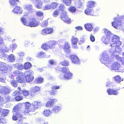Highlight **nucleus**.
Segmentation results:
<instances>
[{
    "label": "nucleus",
    "instance_id": "1",
    "mask_svg": "<svg viewBox=\"0 0 124 124\" xmlns=\"http://www.w3.org/2000/svg\"><path fill=\"white\" fill-rule=\"evenodd\" d=\"M21 19L24 25L31 27H37L40 24V22L35 18H32L30 19V21L29 22H27L26 18L23 17H22Z\"/></svg>",
    "mask_w": 124,
    "mask_h": 124
},
{
    "label": "nucleus",
    "instance_id": "2",
    "mask_svg": "<svg viewBox=\"0 0 124 124\" xmlns=\"http://www.w3.org/2000/svg\"><path fill=\"white\" fill-rule=\"evenodd\" d=\"M59 9L61 11H63L61 14V18L64 22L68 23H70L71 22V19L68 18L67 13L64 11L65 8V6L64 5L60 4L59 6Z\"/></svg>",
    "mask_w": 124,
    "mask_h": 124
},
{
    "label": "nucleus",
    "instance_id": "3",
    "mask_svg": "<svg viewBox=\"0 0 124 124\" xmlns=\"http://www.w3.org/2000/svg\"><path fill=\"white\" fill-rule=\"evenodd\" d=\"M101 58L100 60L101 63L109 67L112 62V61L111 59L109 58L107 54L104 52L103 53Z\"/></svg>",
    "mask_w": 124,
    "mask_h": 124
},
{
    "label": "nucleus",
    "instance_id": "4",
    "mask_svg": "<svg viewBox=\"0 0 124 124\" xmlns=\"http://www.w3.org/2000/svg\"><path fill=\"white\" fill-rule=\"evenodd\" d=\"M103 30L106 35V37H103L102 39V40L103 42L105 44H107L110 43L111 44V37L112 35V33L108 30L104 28Z\"/></svg>",
    "mask_w": 124,
    "mask_h": 124
},
{
    "label": "nucleus",
    "instance_id": "5",
    "mask_svg": "<svg viewBox=\"0 0 124 124\" xmlns=\"http://www.w3.org/2000/svg\"><path fill=\"white\" fill-rule=\"evenodd\" d=\"M120 46L116 45V44H111L110 45L111 47L110 51L111 55H116V54H118L122 51V49L119 46Z\"/></svg>",
    "mask_w": 124,
    "mask_h": 124
},
{
    "label": "nucleus",
    "instance_id": "6",
    "mask_svg": "<svg viewBox=\"0 0 124 124\" xmlns=\"http://www.w3.org/2000/svg\"><path fill=\"white\" fill-rule=\"evenodd\" d=\"M57 44V41L54 40H51L49 41L47 44H43L42 45L41 47L45 50L52 49L55 48V46Z\"/></svg>",
    "mask_w": 124,
    "mask_h": 124
},
{
    "label": "nucleus",
    "instance_id": "7",
    "mask_svg": "<svg viewBox=\"0 0 124 124\" xmlns=\"http://www.w3.org/2000/svg\"><path fill=\"white\" fill-rule=\"evenodd\" d=\"M111 70H115L117 72H123L124 71L123 69L120 64L117 62H115L109 67Z\"/></svg>",
    "mask_w": 124,
    "mask_h": 124
},
{
    "label": "nucleus",
    "instance_id": "8",
    "mask_svg": "<svg viewBox=\"0 0 124 124\" xmlns=\"http://www.w3.org/2000/svg\"><path fill=\"white\" fill-rule=\"evenodd\" d=\"M33 72L32 70H30L23 73V77L25 78V82H30L34 78Z\"/></svg>",
    "mask_w": 124,
    "mask_h": 124
},
{
    "label": "nucleus",
    "instance_id": "9",
    "mask_svg": "<svg viewBox=\"0 0 124 124\" xmlns=\"http://www.w3.org/2000/svg\"><path fill=\"white\" fill-rule=\"evenodd\" d=\"M120 18H115L114 20L115 21L112 22V24L115 28L121 29L122 27L123 22L121 20Z\"/></svg>",
    "mask_w": 124,
    "mask_h": 124
},
{
    "label": "nucleus",
    "instance_id": "10",
    "mask_svg": "<svg viewBox=\"0 0 124 124\" xmlns=\"http://www.w3.org/2000/svg\"><path fill=\"white\" fill-rule=\"evenodd\" d=\"M111 44H116V45H117L119 46H120L121 44V42L119 40V38L118 36L112 34V36L111 37Z\"/></svg>",
    "mask_w": 124,
    "mask_h": 124
},
{
    "label": "nucleus",
    "instance_id": "11",
    "mask_svg": "<svg viewBox=\"0 0 124 124\" xmlns=\"http://www.w3.org/2000/svg\"><path fill=\"white\" fill-rule=\"evenodd\" d=\"M42 105L41 102L39 101H34L31 104V110L32 112L34 111L38 108L40 107Z\"/></svg>",
    "mask_w": 124,
    "mask_h": 124
},
{
    "label": "nucleus",
    "instance_id": "12",
    "mask_svg": "<svg viewBox=\"0 0 124 124\" xmlns=\"http://www.w3.org/2000/svg\"><path fill=\"white\" fill-rule=\"evenodd\" d=\"M23 8L24 10L27 11L23 12L24 16L28 15L30 12H32L33 10V6L31 4H25Z\"/></svg>",
    "mask_w": 124,
    "mask_h": 124
},
{
    "label": "nucleus",
    "instance_id": "13",
    "mask_svg": "<svg viewBox=\"0 0 124 124\" xmlns=\"http://www.w3.org/2000/svg\"><path fill=\"white\" fill-rule=\"evenodd\" d=\"M41 87L36 86L31 88L30 95L34 96L35 95L36 93L40 91Z\"/></svg>",
    "mask_w": 124,
    "mask_h": 124
},
{
    "label": "nucleus",
    "instance_id": "14",
    "mask_svg": "<svg viewBox=\"0 0 124 124\" xmlns=\"http://www.w3.org/2000/svg\"><path fill=\"white\" fill-rule=\"evenodd\" d=\"M10 92V88L7 86H2L0 87V93L4 94H8Z\"/></svg>",
    "mask_w": 124,
    "mask_h": 124
},
{
    "label": "nucleus",
    "instance_id": "15",
    "mask_svg": "<svg viewBox=\"0 0 124 124\" xmlns=\"http://www.w3.org/2000/svg\"><path fill=\"white\" fill-rule=\"evenodd\" d=\"M8 70L6 64L4 63L0 62V72L4 73L7 72Z\"/></svg>",
    "mask_w": 124,
    "mask_h": 124
},
{
    "label": "nucleus",
    "instance_id": "16",
    "mask_svg": "<svg viewBox=\"0 0 124 124\" xmlns=\"http://www.w3.org/2000/svg\"><path fill=\"white\" fill-rule=\"evenodd\" d=\"M71 41L73 47L76 49H77L78 48V47L77 45V44L78 41V39L77 38L73 36L71 39Z\"/></svg>",
    "mask_w": 124,
    "mask_h": 124
},
{
    "label": "nucleus",
    "instance_id": "17",
    "mask_svg": "<svg viewBox=\"0 0 124 124\" xmlns=\"http://www.w3.org/2000/svg\"><path fill=\"white\" fill-rule=\"evenodd\" d=\"M70 58L72 62L75 64L79 63L80 61L79 58L76 55H72L70 56Z\"/></svg>",
    "mask_w": 124,
    "mask_h": 124
},
{
    "label": "nucleus",
    "instance_id": "18",
    "mask_svg": "<svg viewBox=\"0 0 124 124\" xmlns=\"http://www.w3.org/2000/svg\"><path fill=\"white\" fill-rule=\"evenodd\" d=\"M36 56L39 58H42L45 57L49 58L50 57V55L46 54L45 53L41 52L38 53L36 55Z\"/></svg>",
    "mask_w": 124,
    "mask_h": 124
},
{
    "label": "nucleus",
    "instance_id": "19",
    "mask_svg": "<svg viewBox=\"0 0 124 124\" xmlns=\"http://www.w3.org/2000/svg\"><path fill=\"white\" fill-rule=\"evenodd\" d=\"M70 45L69 43L68 42H66L65 43V45L63 48L64 51L66 53L69 54L70 51Z\"/></svg>",
    "mask_w": 124,
    "mask_h": 124
},
{
    "label": "nucleus",
    "instance_id": "20",
    "mask_svg": "<svg viewBox=\"0 0 124 124\" xmlns=\"http://www.w3.org/2000/svg\"><path fill=\"white\" fill-rule=\"evenodd\" d=\"M60 88V86H59L55 85L52 86L50 94L51 95H54L56 92L55 90L58 89Z\"/></svg>",
    "mask_w": 124,
    "mask_h": 124
},
{
    "label": "nucleus",
    "instance_id": "21",
    "mask_svg": "<svg viewBox=\"0 0 124 124\" xmlns=\"http://www.w3.org/2000/svg\"><path fill=\"white\" fill-rule=\"evenodd\" d=\"M13 113L12 117V119L14 120H16L18 118L22 117V116L19 112H15Z\"/></svg>",
    "mask_w": 124,
    "mask_h": 124
},
{
    "label": "nucleus",
    "instance_id": "22",
    "mask_svg": "<svg viewBox=\"0 0 124 124\" xmlns=\"http://www.w3.org/2000/svg\"><path fill=\"white\" fill-rule=\"evenodd\" d=\"M57 101V100L55 99H50L47 102L46 104V106L47 107L52 106L54 103L56 102Z\"/></svg>",
    "mask_w": 124,
    "mask_h": 124
},
{
    "label": "nucleus",
    "instance_id": "23",
    "mask_svg": "<svg viewBox=\"0 0 124 124\" xmlns=\"http://www.w3.org/2000/svg\"><path fill=\"white\" fill-rule=\"evenodd\" d=\"M23 12L21 8L19 7H15L12 10V12L14 13H18L21 14Z\"/></svg>",
    "mask_w": 124,
    "mask_h": 124
},
{
    "label": "nucleus",
    "instance_id": "24",
    "mask_svg": "<svg viewBox=\"0 0 124 124\" xmlns=\"http://www.w3.org/2000/svg\"><path fill=\"white\" fill-rule=\"evenodd\" d=\"M84 26L85 29L88 31H92L93 28L92 23H86L85 25Z\"/></svg>",
    "mask_w": 124,
    "mask_h": 124
},
{
    "label": "nucleus",
    "instance_id": "25",
    "mask_svg": "<svg viewBox=\"0 0 124 124\" xmlns=\"http://www.w3.org/2000/svg\"><path fill=\"white\" fill-rule=\"evenodd\" d=\"M16 81L18 82L22 83H25V78L23 77V76H19L16 77Z\"/></svg>",
    "mask_w": 124,
    "mask_h": 124
},
{
    "label": "nucleus",
    "instance_id": "26",
    "mask_svg": "<svg viewBox=\"0 0 124 124\" xmlns=\"http://www.w3.org/2000/svg\"><path fill=\"white\" fill-rule=\"evenodd\" d=\"M7 60L9 62H13L15 60V57L13 54H11L7 56Z\"/></svg>",
    "mask_w": 124,
    "mask_h": 124
},
{
    "label": "nucleus",
    "instance_id": "27",
    "mask_svg": "<svg viewBox=\"0 0 124 124\" xmlns=\"http://www.w3.org/2000/svg\"><path fill=\"white\" fill-rule=\"evenodd\" d=\"M23 73L19 71L18 70H16L14 71L12 73V76H23Z\"/></svg>",
    "mask_w": 124,
    "mask_h": 124
},
{
    "label": "nucleus",
    "instance_id": "28",
    "mask_svg": "<svg viewBox=\"0 0 124 124\" xmlns=\"http://www.w3.org/2000/svg\"><path fill=\"white\" fill-rule=\"evenodd\" d=\"M61 109V107L57 106H55L52 109V112L53 113L57 112L60 110Z\"/></svg>",
    "mask_w": 124,
    "mask_h": 124
},
{
    "label": "nucleus",
    "instance_id": "29",
    "mask_svg": "<svg viewBox=\"0 0 124 124\" xmlns=\"http://www.w3.org/2000/svg\"><path fill=\"white\" fill-rule=\"evenodd\" d=\"M95 3L93 1H88L87 3V6L88 8H92L94 7Z\"/></svg>",
    "mask_w": 124,
    "mask_h": 124
},
{
    "label": "nucleus",
    "instance_id": "30",
    "mask_svg": "<svg viewBox=\"0 0 124 124\" xmlns=\"http://www.w3.org/2000/svg\"><path fill=\"white\" fill-rule=\"evenodd\" d=\"M64 77L65 79H69L72 78V74L69 71V72L64 74Z\"/></svg>",
    "mask_w": 124,
    "mask_h": 124
},
{
    "label": "nucleus",
    "instance_id": "31",
    "mask_svg": "<svg viewBox=\"0 0 124 124\" xmlns=\"http://www.w3.org/2000/svg\"><path fill=\"white\" fill-rule=\"evenodd\" d=\"M22 105L21 103H19L16 105L15 107H14L13 109V112H16V111H18L22 107Z\"/></svg>",
    "mask_w": 124,
    "mask_h": 124
},
{
    "label": "nucleus",
    "instance_id": "32",
    "mask_svg": "<svg viewBox=\"0 0 124 124\" xmlns=\"http://www.w3.org/2000/svg\"><path fill=\"white\" fill-rule=\"evenodd\" d=\"M85 13L88 15H93V10L92 8H87L85 11Z\"/></svg>",
    "mask_w": 124,
    "mask_h": 124
},
{
    "label": "nucleus",
    "instance_id": "33",
    "mask_svg": "<svg viewBox=\"0 0 124 124\" xmlns=\"http://www.w3.org/2000/svg\"><path fill=\"white\" fill-rule=\"evenodd\" d=\"M52 112L48 109H46L42 112L43 114L45 116H49L50 115Z\"/></svg>",
    "mask_w": 124,
    "mask_h": 124
},
{
    "label": "nucleus",
    "instance_id": "34",
    "mask_svg": "<svg viewBox=\"0 0 124 124\" xmlns=\"http://www.w3.org/2000/svg\"><path fill=\"white\" fill-rule=\"evenodd\" d=\"M57 69L59 71H62L63 72L65 73L68 72H69V71L68 68L66 67H63L62 69H59L58 68H57Z\"/></svg>",
    "mask_w": 124,
    "mask_h": 124
},
{
    "label": "nucleus",
    "instance_id": "35",
    "mask_svg": "<svg viewBox=\"0 0 124 124\" xmlns=\"http://www.w3.org/2000/svg\"><path fill=\"white\" fill-rule=\"evenodd\" d=\"M71 1L72 0H62V2L66 5L69 6L71 5Z\"/></svg>",
    "mask_w": 124,
    "mask_h": 124
},
{
    "label": "nucleus",
    "instance_id": "36",
    "mask_svg": "<svg viewBox=\"0 0 124 124\" xmlns=\"http://www.w3.org/2000/svg\"><path fill=\"white\" fill-rule=\"evenodd\" d=\"M31 66V64L29 62H26L24 64V69L25 70H27L29 69Z\"/></svg>",
    "mask_w": 124,
    "mask_h": 124
},
{
    "label": "nucleus",
    "instance_id": "37",
    "mask_svg": "<svg viewBox=\"0 0 124 124\" xmlns=\"http://www.w3.org/2000/svg\"><path fill=\"white\" fill-rule=\"evenodd\" d=\"M15 1L18 2V0H9V3L13 7H15L17 6V3Z\"/></svg>",
    "mask_w": 124,
    "mask_h": 124
},
{
    "label": "nucleus",
    "instance_id": "38",
    "mask_svg": "<svg viewBox=\"0 0 124 124\" xmlns=\"http://www.w3.org/2000/svg\"><path fill=\"white\" fill-rule=\"evenodd\" d=\"M115 80L118 83H120L121 81H123V79L121 78L119 76H116L114 77Z\"/></svg>",
    "mask_w": 124,
    "mask_h": 124
},
{
    "label": "nucleus",
    "instance_id": "39",
    "mask_svg": "<svg viewBox=\"0 0 124 124\" xmlns=\"http://www.w3.org/2000/svg\"><path fill=\"white\" fill-rule=\"evenodd\" d=\"M10 83L11 85L15 87L17 86V84L15 80L13 78H12V80H11Z\"/></svg>",
    "mask_w": 124,
    "mask_h": 124
},
{
    "label": "nucleus",
    "instance_id": "40",
    "mask_svg": "<svg viewBox=\"0 0 124 124\" xmlns=\"http://www.w3.org/2000/svg\"><path fill=\"white\" fill-rule=\"evenodd\" d=\"M58 5L57 3L53 2H52L51 5V9H54L57 8Z\"/></svg>",
    "mask_w": 124,
    "mask_h": 124
},
{
    "label": "nucleus",
    "instance_id": "41",
    "mask_svg": "<svg viewBox=\"0 0 124 124\" xmlns=\"http://www.w3.org/2000/svg\"><path fill=\"white\" fill-rule=\"evenodd\" d=\"M51 9V5L48 4L45 5L43 8V10H48Z\"/></svg>",
    "mask_w": 124,
    "mask_h": 124
},
{
    "label": "nucleus",
    "instance_id": "42",
    "mask_svg": "<svg viewBox=\"0 0 124 124\" xmlns=\"http://www.w3.org/2000/svg\"><path fill=\"white\" fill-rule=\"evenodd\" d=\"M36 15L39 16H41L42 17L40 19L41 20H42L43 18V13L42 12L39 11H37L36 13Z\"/></svg>",
    "mask_w": 124,
    "mask_h": 124
},
{
    "label": "nucleus",
    "instance_id": "43",
    "mask_svg": "<svg viewBox=\"0 0 124 124\" xmlns=\"http://www.w3.org/2000/svg\"><path fill=\"white\" fill-rule=\"evenodd\" d=\"M43 80V78H38L36 79V82L37 83L39 84L42 83Z\"/></svg>",
    "mask_w": 124,
    "mask_h": 124
},
{
    "label": "nucleus",
    "instance_id": "44",
    "mask_svg": "<svg viewBox=\"0 0 124 124\" xmlns=\"http://www.w3.org/2000/svg\"><path fill=\"white\" fill-rule=\"evenodd\" d=\"M2 115L4 116H7L9 112V111L8 110L3 109L2 110Z\"/></svg>",
    "mask_w": 124,
    "mask_h": 124
},
{
    "label": "nucleus",
    "instance_id": "45",
    "mask_svg": "<svg viewBox=\"0 0 124 124\" xmlns=\"http://www.w3.org/2000/svg\"><path fill=\"white\" fill-rule=\"evenodd\" d=\"M8 51V49L6 47L4 46L0 50V52L1 53H4Z\"/></svg>",
    "mask_w": 124,
    "mask_h": 124
},
{
    "label": "nucleus",
    "instance_id": "46",
    "mask_svg": "<svg viewBox=\"0 0 124 124\" xmlns=\"http://www.w3.org/2000/svg\"><path fill=\"white\" fill-rule=\"evenodd\" d=\"M60 64L62 66H68L69 64V62L66 60H64L62 62H60Z\"/></svg>",
    "mask_w": 124,
    "mask_h": 124
},
{
    "label": "nucleus",
    "instance_id": "47",
    "mask_svg": "<svg viewBox=\"0 0 124 124\" xmlns=\"http://www.w3.org/2000/svg\"><path fill=\"white\" fill-rule=\"evenodd\" d=\"M22 92L24 96H26L29 95V92L27 90H23Z\"/></svg>",
    "mask_w": 124,
    "mask_h": 124
},
{
    "label": "nucleus",
    "instance_id": "48",
    "mask_svg": "<svg viewBox=\"0 0 124 124\" xmlns=\"http://www.w3.org/2000/svg\"><path fill=\"white\" fill-rule=\"evenodd\" d=\"M15 98L16 101H18L22 100L23 99V97L22 96L19 95L18 96L15 97Z\"/></svg>",
    "mask_w": 124,
    "mask_h": 124
},
{
    "label": "nucleus",
    "instance_id": "49",
    "mask_svg": "<svg viewBox=\"0 0 124 124\" xmlns=\"http://www.w3.org/2000/svg\"><path fill=\"white\" fill-rule=\"evenodd\" d=\"M59 10L58 9H56L54 11L53 14V15L54 16L56 17L59 15Z\"/></svg>",
    "mask_w": 124,
    "mask_h": 124
},
{
    "label": "nucleus",
    "instance_id": "50",
    "mask_svg": "<svg viewBox=\"0 0 124 124\" xmlns=\"http://www.w3.org/2000/svg\"><path fill=\"white\" fill-rule=\"evenodd\" d=\"M47 33H48L46 29H43L41 32V34L42 35H46L47 34Z\"/></svg>",
    "mask_w": 124,
    "mask_h": 124
},
{
    "label": "nucleus",
    "instance_id": "51",
    "mask_svg": "<svg viewBox=\"0 0 124 124\" xmlns=\"http://www.w3.org/2000/svg\"><path fill=\"white\" fill-rule=\"evenodd\" d=\"M69 11H70L72 12H75L76 10V9L74 7H70L68 9Z\"/></svg>",
    "mask_w": 124,
    "mask_h": 124
},
{
    "label": "nucleus",
    "instance_id": "52",
    "mask_svg": "<svg viewBox=\"0 0 124 124\" xmlns=\"http://www.w3.org/2000/svg\"><path fill=\"white\" fill-rule=\"evenodd\" d=\"M47 31L48 33H47V34H51L53 32V29L52 28H46Z\"/></svg>",
    "mask_w": 124,
    "mask_h": 124
},
{
    "label": "nucleus",
    "instance_id": "53",
    "mask_svg": "<svg viewBox=\"0 0 124 124\" xmlns=\"http://www.w3.org/2000/svg\"><path fill=\"white\" fill-rule=\"evenodd\" d=\"M15 66L16 67H18V69L20 70H22L23 68V65L21 64L19 65V64L17 63L16 64Z\"/></svg>",
    "mask_w": 124,
    "mask_h": 124
},
{
    "label": "nucleus",
    "instance_id": "54",
    "mask_svg": "<svg viewBox=\"0 0 124 124\" xmlns=\"http://www.w3.org/2000/svg\"><path fill=\"white\" fill-rule=\"evenodd\" d=\"M17 45L16 44H11L10 46V48L12 49H15L17 47Z\"/></svg>",
    "mask_w": 124,
    "mask_h": 124
},
{
    "label": "nucleus",
    "instance_id": "55",
    "mask_svg": "<svg viewBox=\"0 0 124 124\" xmlns=\"http://www.w3.org/2000/svg\"><path fill=\"white\" fill-rule=\"evenodd\" d=\"M48 24L47 21L46 20L44 21L43 22L41 23V25L43 27H45Z\"/></svg>",
    "mask_w": 124,
    "mask_h": 124
},
{
    "label": "nucleus",
    "instance_id": "56",
    "mask_svg": "<svg viewBox=\"0 0 124 124\" xmlns=\"http://www.w3.org/2000/svg\"><path fill=\"white\" fill-rule=\"evenodd\" d=\"M6 78L4 76L1 77L0 78V81L3 83H5Z\"/></svg>",
    "mask_w": 124,
    "mask_h": 124
},
{
    "label": "nucleus",
    "instance_id": "57",
    "mask_svg": "<svg viewBox=\"0 0 124 124\" xmlns=\"http://www.w3.org/2000/svg\"><path fill=\"white\" fill-rule=\"evenodd\" d=\"M31 104L29 102H27L25 103V108L28 109H30V108L31 107Z\"/></svg>",
    "mask_w": 124,
    "mask_h": 124
},
{
    "label": "nucleus",
    "instance_id": "58",
    "mask_svg": "<svg viewBox=\"0 0 124 124\" xmlns=\"http://www.w3.org/2000/svg\"><path fill=\"white\" fill-rule=\"evenodd\" d=\"M20 93L19 92L17 91H15L14 92L13 94V96H15L16 97L17 96H18L19 95H20Z\"/></svg>",
    "mask_w": 124,
    "mask_h": 124
},
{
    "label": "nucleus",
    "instance_id": "59",
    "mask_svg": "<svg viewBox=\"0 0 124 124\" xmlns=\"http://www.w3.org/2000/svg\"><path fill=\"white\" fill-rule=\"evenodd\" d=\"M113 90L111 89H108L107 91V92L109 95H113Z\"/></svg>",
    "mask_w": 124,
    "mask_h": 124
},
{
    "label": "nucleus",
    "instance_id": "60",
    "mask_svg": "<svg viewBox=\"0 0 124 124\" xmlns=\"http://www.w3.org/2000/svg\"><path fill=\"white\" fill-rule=\"evenodd\" d=\"M6 121L5 119L4 118H1V117H0V123L4 124L6 123Z\"/></svg>",
    "mask_w": 124,
    "mask_h": 124
},
{
    "label": "nucleus",
    "instance_id": "61",
    "mask_svg": "<svg viewBox=\"0 0 124 124\" xmlns=\"http://www.w3.org/2000/svg\"><path fill=\"white\" fill-rule=\"evenodd\" d=\"M83 3L82 2L80 3H78V4L77 5V4H75V5L77 7H78L79 8H80L82 7V6L83 5Z\"/></svg>",
    "mask_w": 124,
    "mask_h": 124
},
{
    "label": "nucleus",
    "instance_id": "62",
    "mask_svg": "<svg viewBox=\"0 0 124 124\" xmlns=\"http://www.w3.org/2000/svg\"><path fill=\"white\" fill-rule=\"evenodd\" d=\"M59 78L61 79H64L65 77H64V75L62 73L59 76Z\"/></svg>",
    "mask_w": 124,
    "mask_h": 124
},
{
    "label": "nucleus",
    "instance_id": "63",
    "mask_svg": "<svg viewBox=\"0 0 124 124\" xmlns=\"http://www.w3.org/2000/svg\"><path fill=\"white\" fill-rule=\"evenodd\" d=\"M31 111V108L28 109L25 108L24 113L25 114H26V113H27Z\"/></svg>",
    "mask_w": 124,
    "mask_h": 124
},
{
    "label": "nucleus",
    "instance_id": "64",
    "mask_svg": "<svg viewBox=\"0 0 124 124\" xmlns=\"http://www.w3.org/2000/svg\"><path fill=\"white\" fill-rule=\"evenodd\" d=\"M119 93L116 90H113V95H117Z\"/></svg>",
    "mask_w": 124,
    "mask_h": 124
}]
</instances>
